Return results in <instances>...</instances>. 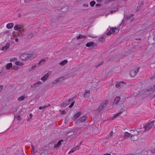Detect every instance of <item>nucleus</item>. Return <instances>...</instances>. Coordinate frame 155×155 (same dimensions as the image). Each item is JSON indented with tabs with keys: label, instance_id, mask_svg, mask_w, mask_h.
Returning a JSON list of instances; mask_svg holds the SVG:
<instances>
[{
	"label": "nucleus",
	"instance_id": "obj_16",
	"mask_svg": "<svg viewBox=\"0 0 155 155\" xmlns=\"http://www.w3.org/2000/svg\"><path fill=\"white\" fill-rule=\"evenodd\" d=\"M67 60H63V61L59 63V64L60 65H64L65 64H66L67 62Z\"/></svg>",
	"mask_w": 155,
	"mask_h": 155
},
{
	"label": "nucleus",
	"instance_id": "obj_20",
	"mask_svg": "<svg viewBox=\"0 0 155 155\" xmlns=\"http://www.w3.org/2000/svg\"><path fill=\"white\" fill-rule=\"evenodd\" d=\"M59 82H60L59 81L58 79V78L56 79L53 81V82H52V83L53 84H56L58 83Z\"/></svg>",
	"mask_w": 155,
	"mask_h": 155
},
{
	"label": "nucleus",
	"instance_id": "obj_13",
	"mask_svg": "<svg viewBox=\"0 0 155 155\" xmlns=\"http://www.w3.org/2000/svg\"><path fill=\"white\" fill-rule=\"evenodd\" d=\"M87 118L86 116H83L79 119V120L80 122H84L87 119Z\"/></svg>",
	"mask_w": 155,
	"mask_h": 155
},
{
	"label": "nucleus",
	"instance_id": "obj_32",
	"mask_svg": "<svg viewBox=\"0 0 155 155\" xmlns=\"http://www.w3.org/2000/svg\"><path fill=\"white\" fill-rule=\"evenodd\" d=\"M31 148L32 152H33L34 153H35V148L33 145L31 146Z\"/></svg>",
	"mask_w": 155,
	"mask_h": 155
},
{
	"label": "nucleus",
	"instance_id": "obj_41",
	"mask_svg": "<svg viewBox=\"0 0 155 155\" xmlns=\"http://www.w3.org/2000/svg\"><path fill=\"white\" fill-rule=\"evenodd\" d=\"M73 98H71L68 100V101L69 102V103H70V102L72 101H73Z\"/></svg>",
	"mask_w": 155,
	"mask_h": 155
},
{
	"label": "nucleus",
	"instance_id": "obj_6",
	"mask_svg": "<svg viewBox=\"0 0 155 155\" xmlns=\"http://www.w3.org/2000/svg\"><path fill=\"white\" fill-rule=\"evenodd\" d=\"M155 91V83L148 86L146 88V91Z\"/></svg>",
	"mask_w": 155,
	"mask_h": 155
},
{
	"label": "nucleus",
	"instance_id": "obj_53",
	"mask_svg": "<svg viewBox=\"0 0 155 155\" xmlns=\"http://www.w3.org/2000/svg\"><path fill=\"white\" fill-rule=\"evenodd\" d=\"M96 5V6H99L100 5L99 4H97Z\"/></svg>",
	"mask_w": 155,
	"mask_h": 155
},
{
	"label": "nucleus",
	"instance_id": "obj_26",
	"mask_svg": "<svg viewBox=\"0 0 155 155\" xmlns=\"http://www.w3.org/2000/svg\"><path fill=\"white\" fill-rule=\"evenodd\" d=\"M80 145H78L76 146L74 148H73L74 149L75 151H76V150H79V149L80 148Z\"/></svg>",
	"mask_w": 155,
	"mask_h": 155
},
{
	"label": "nucleus",
	"instance_id": "obj_40",
	"mask_svg": "<svg viewBox=\"0 0 155 155\" xmlns=\"http://www.w3.org/2000/svg\"><path fill=\"white\" fill-rule=\"evenodd\" d=\"M132 131H133L134 132H136V133H135L134 134L135 135H137L138 134V131H136V130H132Z\"/></svg>",
	"mask_w": 155,
	"mask_h": 155
},
{
	"label": "nucleus",
	"instance_id": "obj_46",
	"mask_svg": "<svg viewBox=\"0 0 155 155\" xmlns=\"http://www.w3.org/2000/svg\"><path fill=\"white\" fill-rule=\"evenodd\" d=\"M21 16V14L20 13H19L18 15V16L19 17H20Z\"/></svg>",
	"mask_w": 155,
	"mask_h": 155
},
{
	"label": "nucleus",
	"instance_id": "obj_49",
	"mask_svg": "<svg viewBox=\"0 0 155 155\" xmlns=\"http://www.w3.org/2000/svg\"><path fill=\"white\" fill-rule=\"evenodd\" d=\"M39 109H42V107H39Z\"/></svg>",
	"mask_w": 155,
	"mask_h": 155
},
{
	"label": "nucleus",
	"instance_id": "obj_17",
	"mask_svg": "<svg viewBox=\"0 0 155 155\" xmlns=\"http://www.w3.org/2000/svg\"><path fill=\"white\" fill-rule=\"evenodd\" d=\"M131 134L128 132H125L124 133V137L125 138H127L130 136Z\"/></svg>",
	"mask_w": 155,
	"mask_h": 155
},
{
	"label": "nucleus",
	"instance_id": "obj_35",
	"mask_svg": "<svg viewBox=\"0 0 155 155\" xmlns=\"http://www.w3.org/2000/svg\"><path fill=\"white\" fill-rule=\"evenodd\" d=\"M45 59H42L39 62V64H40L41 62H42V63H44L45 62Z\"/></svg>",
	"mask_w": 155,
	"mask_h": 155
},
{
	"label": "nucleus",
	"instance_id": "obj_21",
	"mask_svg": "<svg viewBox=\"0 0 155 155\" xmlns=\"http://www.w3.org/2000/svg\"><path fill=\"white\" fill-rule=\"evenodd\" d=\"M122 84H123V82H119L116 84V86L117 87H120L122 86Z\"/></svg>",
	"mask_w": 155,
	"mask_h": 155
},
{
	"label": "nucleus",
	"instance_id": "obj_12",
	"mask_svg": "<svg viewBox=\"0 0 155 155\" xmlns=\"http://www.w3.org/2000/svg\"><path fill=\"white\" fill-rule=\"evenodd\" d=\"M48 74L47 73L43 77H42L41 78V80L42 81H43L46 80L48 77Z\"/></svg>",
	"mask_w": 155,
	"mask_h": 155
},
{
	"label": "nucleus",
	"instance_id": "obj_8",
	"mask_svg": "<svg viewBox=\"0 0 155 155\" xmlns=\"http://www.w3.org/2000/svg\"><path fill=\"white\" fill-rule=\"evenodd\" d=\"M22 28L23 27L21 25H16L14 27V29L16 30H21Z\"/></svg>",
	"mask_w": 155,
	"mask_h": 155
},
{
	"label": "nucleus",
	"instance_id": "obj_10",
	"mask_svg": "<svg viewBox=\"0 0 155 155\" xmlns=\"http://www.w3.org/2000/svg\"><path fill=\"white\" fill-rule=\"evenodd\" d=\"M81 111H79L77 113L75 114H74V116L73 117V119L74 120H75L76 118H78L79 117V116L81 115Z\"/></svg>",
	"mask_w": 155,
	"mask_h": 155
},
{
	"label": "nucleus",
	"instance_id": "obj_27",
	"mask_svg": "<svg viewBox=\"0 0 155 155\" xmlns=\"http://www.w3.org/2000/svg\"><path fill=\"white\" fill-rule=\"evenodd\" d=\"M58 78L59 81L60 82H61L64 80L65 79V78L63 77H60L59 78Z\"/></svg>",
	"mask_w": 155,
	"mask_h": 155
},
{
	"label": "nucleus",
	"instance_id": "obj_18",
	"mask_svg": "<svg viewBox=\"0 0 155 155\" xmlns=\"http://www.w3.org/2000/svg\"><path fill=\"white\" fill-rule=\"evenodd\" d=\"M15 64L17 65L22 66L23 65V63L22 62L17 61L15 62Z\"/></svg>",
	"mask_w": 155,
	"mask_h": 155
},
{
	"label": "nucleus",
	"instance_id": "obj_31",
	"mask_svg": "<svg viewBox=\"0 0 155 155\" xmlns=\"http://www.w3.org/2000/svg\"><path fill=\"white\" fill-rule=\"evenodd\" d=\"M103 63V61H101L100 63H99L96 66V67H97L101 65Z\"/></svg>",
	"mask_w": 155,
	"mask_h": 155
},
{
	"label": "nucleus",
	"instance_id": "obj_19",
	"mask_svg": "<svg viewBox=\"0 0 155 155\" xmlns=\"http://www.w3.org/2000/svg\"><path fill=\"white\" fill-rule=\"evenodd\" d=\"M62 140H59L58 142L57 143V144L55 145L54 146V147L55 148H57L61 144V143L62 142Z\"/></svg>",
	"mask_w": 155,
	"mask_h": 155
},
{
	"label": "nucleus",
	"instance_id": "obj_15",
	"mask_svg": "<svg viewBox=\"0 0 155 155\" xmlns=\"http://www.w3.org/2000/svg\"><path fill=\"white\" fill-rule=\"evenodd\" d=\"M120 98L119 97H116L114 101V104H117L120 101Z\"/></svg>",
	"mask_w": 155,
	"mask_h": 155
},
{
	"label": "nucleus",
	"instance_id": "obj_30",
	"mask_svg": "<svg viewBox=\"0 0 155 155\" xmlns=\"http://www.w3.org/2000/svg\"><path fill=\"white\" fill-rule=\"evenodd\" d=\"M17 60V58H12L10 60V61L11 62H13L15 61H16Z\"/></svg>",
	"mask_w": 155,
	"mask_h": 155
},
{
	"label": "nucleus",
	"instance_id": "obj_5",
	"mask_svg": "<svg viewBox=\"0 0 155 155\" xmlns=\"http://www.w3.org/2000/svg\"><path fill=\"white\" fill-rule=\"evenodd\" d=\"M108 100L107 99L103 101L100 105L98 110H102L104 107L108 104Z\"/></svg>",
	"mask_w": 155,
	"mask_h": 155
},
{
	"label": "nucleus",
	"instance_id": "obj_24",
	"mask_svg": "<svg viewBox=\"0 0 155 155\" xmlns=\"http://www.w3.org/2000/svg\"><path fill=\"white\" fill-rule=\"evenodd\" d=\"M25 98V97L23 96H22L18 98L17 100L18 101H21L23 100Z\"/></svg>",
	"mask_w": 155,
	"mask_h": 155
},
{
	"label": "nucleus",
	"instance_id": "obj_45",
	"mask_svg": "<svg viewBox=\"0 0 155 155\" xmlns=\"http://www.w3.org/2000/svg\"><path fill=\"white\" fill-rule=\"evenodd\" d=\"M29 117H30V118H31V117H32V114H30L29 115Z\"/></svg>",
	"mask_w": 155,
	"mask_h": 155
},
{
	"label": "nucleus",
	"instance_id": "obj_9",
	"mask_svg": "<svg viewBox=\"0 0 155 155\" xmlns=\"http://www.w3.org/2000/svg\"><path fill=\"white\" fill-rule=\"evenodd\" d=\"M14 25L13 23H10L7 24L6 25V27L8 29H11L12 28Z\"/></svg>",
	"mask_w": 155,
	"mask_h": 155
},
{
	"label": "nucleus",
	"instance_id": "obj_36",
	"mask_svg": "<svg viewBox=\"0 0 155 155\" xmlns=\"http://www.w3.org/2000/svg\"><path fill=\"white\" fill-rule=\"evenodd\" d=\"M74 102H72L71 104L69 106V107L70 108H71V107H72L74 105Z\"/></svg>",
	"mask_w": 155,
	"mask_h": 155
},
{
	"label": "nucleus",
	"instance_id": "obj_37",
	"mask_svg": "<svg viewBox=\"0 0 155 155\" xmlns=\"http://www.w3.org/2000/svg\"><path fill=\"white\" fill-rule=\"evenodd\" d=\"M36 66H37V65H35L32 66L31 68V69L32 70L34 69L35 68H36L37 67Z\"/></svg>",
	"mask_w": 155,
	"mask_h": 155
},
{
	"label": "nucleus",
	"instance_id": "obj_54",
	"mask_svg": "<svg viewBox=\"0 0 155 155\" xmlns=\"http://www.w3.org/2000/svg\"><path fill=\"white\" fill-rule=\"evenodd\" d=\"M154 121V123L155 122V121ZM154 127H155V124H154Z\"/></svg>",
	"mask_w": 155,
	"mask_h": 155
},
{
	"label": "nucleus",
	"instance_id": "obj_55",
	"mask_svg": "<svg viewBox=\"0 0 155 155\" xmlns=\"http://www.w3.org/2000/svg\"><path fill=\"white\" fill-rule=\"evenodd\" d=\"M66 101H65L64 102H66Z\"/></svg>",
	"mask_w": 155,
	"mask_h": 155
},
{
	"label": "nucleus",
	"instance_id": "obj_56",
	"mask_svg": "<svg viewBox=\"0 0 155 155\" xmlns=\"http://www.w3.org/2000/svg\"><path fill=\"white\" fill-rule=\"evenodd\" d=\"M1 50V48H0V50Z\"/></svg>",
	"mask_w": 155,
	"mask_h": 155
},
{
	"label": "nucleus",
	"instance_id": "obj_2",
	"mask_svg": "<svg viewBox=\"0 0 155 155\" xmlns=\"http://www.w3.org/2000/svg\"><path fill=\"white\" fill-rule=\"evenodd\" d=\"M139 69V68L138 67H134L132 68L130 73V77L132 78L135 77Z\"/></svg>",
	"mask_w": 155,
	"mask_h": 155
},
{
	"label": "nucleus",
	"instance_id": "obj_7",
	"mask_svg": "<svg viewBox=\"0 0 155 155\" xmlns=\"http://www.w3.org/2000/svg\"><path fill=\"white\" fill-rule=\"evenodd\" d=\"M10 46V44L9 43H7L5 44V46L2 47L1 50L2 51H6L9 47Z\"/></svg>",
	"mask_w": 155,
	"mask_h": 155
},
{
	"label": "nucleus",
	"instance_id": "obj_22",
	"mask_svg": "<svg viewBox=\"0 0 155 155\" xmlns=\"http://www.w3.org/2000/svg\"><path fill=\"white\" fill-rule=\"evenodd\" d=\"M93 44V43L92 42H88L87 43V44L86 45V46L87 47H90Z\"/></svg>",
	"mask_w": 155,
	"mask_h": 155
},
{
	"label": "nucleus",
	"instance_id": "obj_25",
	"mask_svg": "<svg viewBox=\"0 0 155 155\" xmlns=\"http://www.w3.org/2000/svg\"><path fill=\"white\" fill-rule=\"evenodd\" d=\"M33 36V34L32 33H30L28 35L27 38H29L30 39Z\"/></svg>",
	"mask_w": 155,
	"mask_h": 155
},
{
	"label": "nucleus",
	"instance_id": "obj_1",
	"mask_svg": "<svg viewBox=\"0 0 155 155\" xmlns=\"http://www.w3.org/2000/svg\"><path fill=\"white\" fill-rule=\"evenodd\" d=\"M153 127H154V121H149L146 123L143 126V128L145 130H146L150 129Z\"/></svg>",
	"mask_w": 155,
	"mask_h": 155
},
{
	"label": "nucleus",
	"instance_id": "obj_50",
	"mask_svg": "<svg viewBox=\"0 0 155 155\" xmlns=\"http://www.w3.org/2000/svg\"><path fill=\"white\" fill-rule=\"evenodd\" d=\"M64 111H62V114H64Z\"/></svg>",
	"mask_w": 155,
	"mask_h": 155
},
{
	"label": "nucleus",
	"instance_id": "obj_11",
	"mask_svg": "<svg viewBox=\"0 0 155 155\" xmlns=\"http://www.w3.org/2000/svg\"><path fill=\"white\" fill-rule=\"evenodd\" d=\"M12 64L11 63L7 64L5 67V68L7 70H9L12 67Z\"/></svg>",
	"mask_w": 155,
	"mask_h": 155
},
{
	"label": "nucleus",
	"instance_id": "obj_14",
	"mask_svg": "<svg viewBox=\"0 0 155 155\" xmlns=\"http://www.w3.org/2000/svg\"><path fill=\"white\" fill-rule=\"evenodd\" d=\"M90 94V91L89 90H86L84 94V97H87Z\"/></svg>",
	"mask_w": 155,
	"mask_h": 155
},
{
	"label": "nucleus",
	"instance_id": "obj_42",
	"mask_svg": "<svg viewBox=\"0 0 155 155\" xmlns=\"http://www.w3.org/2000/svg\"><path fill=\"white\" fill-rule=\"evenodd\" d=\"M119 114V113H118V114H115L114 115V117H116Z\"/></svg>",
	"mask_w": 155,
	"mask_h": 155
},
{
	"label": "nucleus",
	"instance_id": "obj_47",
	"mask_svg": "<svg viewBox=\"0 0 155 155\" xmlns=\"http://www.w3.org/2000/svg\"><path fill=\"white\" fill-rule=\"evenodd\" d=\"M15 40L17 42L18 41V39L17 38L15 39Z\"/></svg>",
	"mask_w": 155,
	"mask_h": 155
},
{
	"label": "nucleus",
	"instance_id": "obj_52",
	"mask_svg": "<svg viewBox=\"0 0 155 155\" xmlns=\"http://www.w3.org/2000/svg\"><path fill=\"white\" fill-rule=\"evenodd\" d=\"M40 83H41V82H40L39 81V82H37V84H39Z\"/></svg>",
	"mask_w": 155,
	"mask_h": 155
},
{
	"label": "nucleus",
	"instance_id": "obj_51",
	"mask_svg": "<svg viewBox=\"0 0 155 155\" xmlns=\"http://www.w3.org/2000/svg\"><path fill=\"white\" fill-rule=\"evenodd\" d=\"M110 134L111 135V136L112 135V132H111L110 133Z\"/></svg>",
	"mask_w": 155,
	"mask_h": 155
},
{
	"label": "nucleus",
	"instance_id": "obj_43",
	"mask_svg": "<svg viewBox=\"0 0 155 155\" xmlns=\"http://www.w3.org/2000/svg\"><path fill=\"white\" fill-rule=\"evenodd\" d=\"M88 5L87 4H84V5L83 6H84L85 7H88Z\"/></svg>",
	"mask_w": 155,
	"mask_h": 155
},
{
	"label": "nucleus",
	"instance_id": "obj_33",
	"mask_svg": "<svg viewBox=\"0 0 155 155\" xmlns=\"http://www.w3.org/2000/svg\"><path fill=\"white\" fill-rule=\"evenodd\" d=\"M150 152L152 153H155V148L152 149L150 150Z\"/></svg>",
	"mask_w": 155,
	"mask_h": 155
},
{
	"label": "nucleus",
	"instance_id": "obj_38",
	"mask_svg": "<svg viewBox=\"0 0 155 155\" xmlns=\"http://www.w3.org/2000/svg\"><path fill=\"white\" fill-rule=\"evenodd\" d=\"M130 136H131L130 138V140H134V138L133 137V135H130Z\"/></svg>",
	"mask_w": 155,
	"mask_h": 155
},
{
	"label": "nucleus",
	"instance_id": "obj_34",
	"mask_svg": "<svg viewBox=\"0 0 155 155\" xmlns=\"http://www.w3.org/2000/svg\"><path fill=\"white\" fill-rule=\"evenodd\" d=\"M75 151V150L73 148L72 149H71L70 151L68 153H73Z\"/></svg>",
	"mask_w": 155,
	"mask_h": 155
},
{
	"label": "nucleus",
	"instance_id": "obj_3",
	"mask_svg": "<svg viewBox=\"0 0 155 155\" xmlns=\"http://www.w3.org/2000/svg\"><path fill=\"white\" fill-rule=\"evenodd\" d=\"M33 56V54H21L20 56V59L22 60H25L32 58Z\"/></svg>",
	"mask_w": 155,
	"mask_h": 155
},
{
	"label": "nucleus",
	"instance_id": "obj_4",
	"mask_svg": "<svg viewBox=\"0 0 155 155\" xmlns=\"http://www.w3.org/2000/svg\"><path fill=\"white\" fill-rule=\"evenodd\" d=\"M119 31L118 28H112L110 31L107 33V35H110L112 34H115L117 33Z\"/></svg>",
	"mask_w": 155,
	"mask_h": 155
},
{
	"label": "nucleus",
	"instance_id": "obj_44",
	"mask_svg": "<svg viewBox=\"0 0 155 155\" xmlns=\"http://www.w3.org/2000/svg\"><path fill=\"white\" fill-rule=\"evenodd\" d=\"M2 86L0 85V92L2 91Z\"/></svg>",
	"mask_w": 155,
	"mask_h": 155
},
{
	"label": "nucleus",
	"instance_id": "obj_28",
	"mask_svg": "<svg viewBox=\"0 0 155 155\" xmlns=\"http://www.w3.org/2000/svg\"><path fill=\"white\" fill-rule=\"evenodd\" d=\"M95 4V2L94 1H92L90 3V5L91 6H93Z\"/></svg>",
	"mask_w": 155,
	"mask_h": 155
},
{
	"label": "nucleus",
	"instance_id": "obj_23",
	"mask_svg": "<svg viewBox=\"0 0 155 155\" xmlns=\"http://www.w3.org/2000/svg\"><path fill=\"white\" fill-rule=\"evenodd\" d=\"M86 38V37L85 36H83L81 35H80L78 36L77 37V39H79L81 38Z\"/></svg>",
	"mask_w": 155,
	"mask_h": 155
},
{
	"label": "nucleus",
	"instance_id": "obj_39",
	"mask_svg": "<svg viewBox=\"0 0 155 155\" xmlns=\"http://www.w3.org/2000/svg\"><path fill=\"white\" fill-rule=\"evenodd\" d=\"M13 68H14V69L15 70H17L18 69V67L17 66H14Z\"/></svg>",
	"mask_w": 155,
	"mask_h": 155
},
{
	"label": "nucleus",
	"instance_id": "obj_29",
	"mask_svg": "<svg viewBox=\"0 0 155 155\" xmlns=\"http://www.w3.org/2000/svg\"><path fill=\"white\" fill-rule=\"evenodd\" d=\"M147 96L149 97L151 99H152L155 97V94L154 95H148Z\"/></svg>",
	"mask_w": 155,
	"mask_h": 155
},
{
	"label": "nucleus",
	"instance_id": "obj_48",
	"mask_svg": "<svg viewBox=\"0 0 155 155\" xmlns=\"http://www.w3.org/2000/svg\"><path fill=\"white\" fill-rule=\"evenodd\" d=\"M5 33H7V34H8L9 33V31H6L5 32Z\"/></svg>",
	"mask_w": 155,
	"mask_h": 155
}]
</instances>
